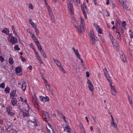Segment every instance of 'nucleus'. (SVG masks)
<instances>
[{
    "instance_id": "obj_1",
    "label": "nucleus",
    "mask_w": 133,
    "mask_h": 133,
    "mask_svg": "<svg viewBox=\"0 0 133 133\" xmlns=\"http://www.w3.org/2000/svg\"><path fill=\"white\" fill-rule=\"evenodd\" d=\"M84 20L82 19H81L80 26H78L76 25H74L75 28L77 29L78 31L80 33H81L82 31L84 30Z\"/></svg>"
},
{
    "instance_id": "obj_2",
    "label": "nucleus",
    "mask_w": 133,
    "mask_h": 133,
    "mask_svg": "<svg viewBox=\"0 0 133 133\" xmlns=\"http://www.w3.org/2000/svg\"><path fill=\"white\" fill-rule=\"evenodd\" d=\"M90 36L91 38L90 39L91 43L92 45H94L95 44L96 42L97 41L98 39L97 37L95 36L93 31L91 30L90 32Z\"/></svg>"
},
{
    "instance_id": "obj_3",
    "label": "nucleus",
    "mask_w": 133,
    "mask_h": 133,
    "mask_svg": "<svg viewBox=\"0 0 133 133\" xmlns=\"http://www.w3.org/2000/svg\"><path fill=\"white\" fill-rule=\"evenodd\" d=\"M42 117L45 121H48L49 120V117L48 114L46 112H45L42 113Z\"/></svg>"
},
{
    "instance_id": "obj_4",
    "label": "nucleus",
    "mask_w": 133,
    "mask_h": 133,
    "mask_svg": "<svg viewBox=\"0 0 133 133\" xmlns=\"http://www.w3.org/2000/svg\"><path fill=\"white\" fill-rule=\"evenodd\" d=\"M93 25L97 31L98 33L101 34L102 33V29L100 28L99 26L98 25L94 23Z\"/></svg>"
},
{
    "instance_id": "obj_5",
    "label": "nucleus",
    "mask_w": 133,
    "mask_h": 133,
    "mask_svg": "<svg viewBox=\"0 0 133 133\" xmlns=\"http://www.w3.org/2000/svg\"><path fill=\"white\" fill-rule=\"evenodd\" d=\"M39 99L40 101L43 102H46L49 101V98L48 97H43L40 96Z\"/></svg>"
},
{
    "instance_id": "obj_6",
    "label": "nucleus",
    "mask_w": 133,
    "mask_h": 133,
    "mask_svg": "<svg viewBox=\"0 0 133 133\" xmlns=\"http://www.w3.org/2000/svg\"><path fill=\"white\" fill-rule=\"evenodd\" d=\"M112 82L110 83V85L112 89V93L113 95L116 96L117 94V93L114 87L112 85Z\"/></svg>"
},
{
    "instance_id": "obj_7",
    "label": "nucleus",
    "mask_w": 133,
    "mask_h": 133,
    "mask_svg": "<svg viewBox=\"0 0 133 133\" xmlns=\"http://www.w3.org/2000/svg\"><path fill=\"white\" fill-rule=\"evenodd\" d=\"M119 52L121 54L120 55V57L122 61L124 62H125L126 61V58L124 55L123 54L121 51Z\"/></svg>"
},
{
    "instance_id": "obj_8",
    "label": "nucleus",
    "mask_w": 133,
    "mask_h": 133,
    "mask_svg": "<svg viewBox=\"0 0 133 133\" xmlns=\"http://www.w3.org/2000/svg\"><path fill=\"white\" fill-rule=\"evenodd\" d=\"M64 131H66L67 132L71 133V132L68 125H66L64 127Z\"/></svg>"
},
{
    "instance_id": "obj_9",
    "label": "nucleus",
    "mask_w": 133,
    "mask_h": 133,
    "mask_svg": "<svg viewBox=\"0 0 133 133\" xmlns=\"http://www.w3.org/2000/svg\"><path fill=\"white\" fill-rule=\"evenodd\" d=\"M11 101V103L13 106L16 105L17 104V101L15 98L12 97Z\"/></svg>"
},
{
    "instance_id": "obj_10",
    "label": "nucleus",
    "mask_w": 133,
    "mask_h": 133,
    "mask_svg": "<svg viewBox=\"0 0 133 133\" xmlns=\"http://www.w3.org/2000/svg\"><path fill=\"white\" fill-rule=\"evenodd\" d=\"M68 7L70 11L71 12V14H72V12L74 9L73 8V5L72 4H70L68 5Z\"/></svg>"
},
{
    "instance_id": "obj_11",
    "label": "nucleus",
    "mask_w": 133,
    "mask_h": 133,
    "mask_svg": "<svg viewBox=\"0 0 133 133\" xmlns=\"http://www.w3.org/2000/svg\"><path fill=\"white\" fill-rule=\"evenodd\" d=\"M17 41V39L16 38L13 37H12L10 39V42L11 43H14L16 42Z\"/></svg>"
},
{
    "instance_id": "obj_12",
    "label": "nucleus",
    "mask_w": 133,
    "mask_h": 133,
    "mask_svg": "<svg viewBox=\"0 0 133 133\" xmlns=\"http://www.w3.org/2000/svg\"><path fill=\"white\" fill-rule=\"evenodd\" d=\"M112 44L113 47L115 48L118 49L119 48V45L118 43L114 42Z\"/></svg>"
},
{
    "instance_id": "obj_13",
    "label": "nucleus",
    "mask_w": 133,
    "mask_h": 133,
    "mask_svg": "<svg viewBox=\"0 0 133 133\" xmlns=\"http://www.w3.org/2000/svg\"><path fill=\"white\" fill-rule=\"evenodd\" d=\"M116 38L119 40L121 41V36L120 32L118 31H117L116 32Z\"/></svg>"
},
{
    "instance_id": "obj_14",
    "label": "nucleus",
    "mask_w": 133,
    "mask_h": 133,
    "mask_svg": "<svg viewBox=\"0 0 133 133\" xmlns=\"http://www.w3.org/2000/svg\"><path fill=\"white\" fill-rule=\"evenodd\" d=\"M3 32L5 33L7 35H8L9 34V29H8L6 28H5L2 31Z\"/></svg>"
},
{
    "instance_id": "obj_15",
    "label": "nucleus",
    "mask_w": 133,
    "mask_h": 133,
    "mask_svg": "<svg viewBox=\"0 0 133 133\" xmlns=\"http://www.w3.org/2000/svg\"><path fill=\"white\" fill-rule=\"evenodd\" d=\"M106 77V78L107 79V80L109 81V82L110 83H110L111 82H111V78L109 74H108L107 75H106L105 76Z\"/></svg>"
},
{
    "instance_id": "obj_16",
    "label": "nucleus",
    "mask_w": 133,
    "mask_h": 133,
    "mask_svg": "<svg viewBox=\"0 0 133 133\" xmlns=\"http://www.w3.org/2000/svg\"><path fill=\"white\" fill-rule=\"evenodd\" d=\"M23 113V115L24 117L28 116V112L25 109H23V110L22 112Z\"/></svg>"
},
{
    "instance_id": "obj_17",
    "label": "nucleus",
    "mask_w": 133,
    "mask_h": 133,
    "mask_svg": "<svg viewBox=\"0 0 133 133\" xmlns=\"http://www.w3.org/2000/svg\"><path fill=\"white\" fill-rule=\"evenodd\" d=\"M53 59L55 63L58 66L60 67L61 66V64L60 62L59 61L57 60V59L55 58H54Z\"/></svg>"
},
{
    "instance_id": "obj_18",
    "label": "nucleus",
    "mask_w": 133,
    "mask_h": 133,
    "mask_svg": "<svg viewBox=\"0 0 133 133\" xmlns=\"http://www.w3.org/2000/svg\"><path fill=\"white\" fill-rule=\"evenodd\" d=\"M46 88L47 90L51 92H52V91L53 89H52L50 87V85L48 84L47 85H46Z\"/></svg>"
},
{
    "instance_id": "obj_19",
    "label": "nucleus",
    "mask_w": 133,
    "mask_h": 133,
    "mask_svg": "<svg viewBox=\"0 0 133 133\" xmlns=\"http://www.w3.org/2000/svg\"><path fill=\"white\" fill-rule=\"evenodd\" d=\"M16 90H14L12 91L10 93L11 96H12L13 97H15L16 96Z\"/></svg>"
},
{
    "instance_id": "obj_20",
    "label": "nucleus",
    "mask_w": 133,
    "mask_h": 133,
    "mask_svg": "<svg viewBox=\"0 0 133 133\" xmlns=\"http://www.w3.org/2000/svg\"><path fill=\"white\" fill-rule=\"evenodd\" d=\"M74 52L76 55L77 57L79 58V59H81L80 55L78 53V50H76V51Z\"/></svg>"
},
{
    "instance_id": "obj_21",
    "label": "nucleus",
    "mask_w": 133,
    "mask_h": 133,
    "mask_svg": "<svg viewBox=\"0 0 133 133\" xmlns=\"http://www.w3.org/2000/svg\"><path fill=\"white\" fill-rule=\"evenodd\" d=\"M26 85L25 83L23 82L22 84V88L23 90L24 91L26 89Z\"/></svg>"
},
{
    "instance_id": "obj_22",
    "label": "nucleus",
    "mask_w": 133,
    "mask_h": 133,
    "mask_svg": "<svg viewBox=\"0 0 133 133\" xmlns=\"http://www.w3.org/2000/svg\"><path fill=\"white\" fill-rule=\"evenodd\" d=\"M123 8L127 10H130V8H129L128 6L125 3L122 5Z\"/></svg>"
},
{
    "instance_id": "obj_23",
    "label": "nucleus",
    "mask_w": 133,
    "mask_h": 133,
    "mask_svg": "<svg viewBox=\"0 0 133 133\" xmlns=\"http://www.w3.org/2000/svg\"><path fill=\"white\" fill-rule=\"evenodd\" d=\"M21 70V69L20 67L19 66L17 67V68H16L15 69V71L16 73H19Z\"/></svg>"
},
{
    "instance_id": "obj_24",
    "label": "nucleus",
    "mask_w": 133,
    "mask_h": 133,
    "mask_svg": "<svg viewBox=\"0 0 133 133\" xmlns=\"http://www.w3.org/2000/svg\"><path fill=\"white\" fill-rule=\"evenodd\" d=\"M109 35L110 36V38L111 40L112 43H113L115 42V40L114 38L112 36H111V35L110 34Z\"/></svg>"
},
{
    "instance_id": "obj_25",
    "label": "nucleus",
    "mask_w": 133,
    "mask_h": 133,
    "mask_svg": "<svg viewBox=\"0 0 133 133\" xmlns=\"http://www.w3.org/2000/svg\"><path fill=\"white\" fill-rule=\"evenodd\" d=\"M7 111L9 112L10 111L12 110V108L11 105H8L6 107Z\"/></svg>"
},
{
    "instance_id": "obj_26",
    "label": "nucleus",
    "mask_w": 133,
    "mask_h": 133,
    "mask_svg": "<svg viewBox=\"0 0 133 133\" xmlns=\"http://www.w3.org/2000/svg\"><path fill=\"white\" fill-rule=\"evenodd\" d=\"M36 57H37V59L40 62L41 64L43 63V61H42L39 55H38V56H36Z\"/></svg>"
},
{
    "instance_id": "obj_27",
    "label": "nucleus",
    "mask_w": 133,
    "mask_h": 133,
    "mask_svg": "<svg viewBox=\"0 0 133 133\" xmlns=\"http://www.w3.org/2000/svg\"><path fill=\"white\" fill-rule=\"evenodd\" d=\"M10 91V88L8 87H7L4 89V91L6 93H9Z\"/></svg>"
},
{
    "instance_id": "obj_28",
    "label": "nucleus",
    "mask_w": 133,
    "mask_h": 133,
    "mask_svg": "<svg viewBox=\"0 0 133 133\" xmlns=\"http://www.w3.org/2000/svg\"><path fill=\"white\" fill-rule=\"evenodd\" d=\"M88 87L90 90L91 91H93L94 90V88L93 86L92 85V84H90V85H88Z\"/></svg>"
},
{
    "instance_id": "obj_29",
    "label": "nucleus",
    "mask_w": 133,
    "mask_h": 133,
    "mask_svg": "<svg viewBox=\"0 0 133 133\" xmlns=\"http://www.w3.org/2000/svg\"><path fill=\"white\" fill-rule=\"evenodd\" d=\"M14 49L15 50L19 51L20 50V48L18 47V46L17 45H16L15 46Z\"/></svg>"
},
{
    "instance_id": "obj_30",
    "label": "nucleus",
    "mask_w": 133,
    "mask_h": 133,
    "mask_svg": "<svg viewBox=\"0 0 133 133\" xmlns=\"http://www.w3.org/2000/svg\"><path fill=\"white\" fill-rule=\"evenodd\" d=\"M104 13L106 15L107 17L109 16H110L109 13L107 10H105L104 11Z\"/></svg>"
},
{
    "instance_id": "obj_31",
    "label": "nucleus",
    "mask_w": 133,
    "mask_h": 133,
    "mask_svg": "<svg viewBox=\"0 0 133 133\" xmlns=\"http://www.w3.org/2000/svg\"><path fill=\"white\" fill-rule=\"evenodd\" d=\"M103 71L104 73L105 76L109 74H108V71H107L106 68H105L103 69Z\"/></svg>"
},
{
    "instance_id": "obj_32",
    "label": "nucleus",
    "mask_w": 133,
    "mask_h": 133,
    "mask_svg": "<svg viewBox=\"0 0 133 133\" xmlns=\"http://www.w3.org/2000/svg\"><path fill=\"white\" fill-rule=\"evenodd\" d=\"M5 83L4 82L0 84V87L2 88H5Z\"/></svg>"
},
{
    "instance_id": "obj_33",
    "label": "nucleus",
    "mask_w": 133,
    "mask_h": 133,
    "mask_svg": "<svg viewBox=\"0 0 133 133\" xmlns=\"http://www.w3.org/2000/svg\"><path fill=\"white\" fill-rule=\"evenodd\" d=\"M9 62L10 64H12L13 63V59L11 58V57L9 58Z\"/></svg>"
},
{
    "instance_id": "obj_34",
    "label": "nucleus",
    "mask_w": 133,
    "mask_h": 133,
    "mask_svg": "<svg viewBox=\"0 0 133 133\" xmlns=\"http://www.w3.org/2000/svg\"><path fill=\"white\" fill-rule=\"evenodd\" d=\"M41 54L43 56V57H45V58H47V56L46 55V54L44 52L43 50L41 52Z\"/></svg>"
},
{
    "instance_id": "obj_35",
    "label": "nucleus",
    "mask_w": 133,
    "mask_h": 133,
    "mask_svg": "<svg viewBox=\"0 0 133 133\" xmlns=\"http://www.w3.org/2000/svg\"><path fill=\"white\" fill-rule=\"evenodd\" d=\"M74 2L75 5H77L78 4L80 3L79 0H73Z\"/></svg>"
},
{
    "instance_id": "obj_36",
    "label": "nucleus",
    "mask_w": 133,
    "mask_h": 133,
    "mask_svg": "<svg viewBox=\"0 0 133 133\" xmlns=\"http://www.w3.org/2000/svg\"><path fill=\"white\" fill-rule=\"evenodd\" d=\"M127 24L125 21H123L122 22V26L124 27V29L125 28V26L127 25Z\"/></svg>"
},
{
    "instance_id": "obj_37",
    "label": "nucleus",
    "mask_w": 133,
    "mask_h": 133,
    "mask_svg": "<svg viewBox=\"0 0 133 133\" xmlns=\"http://www.w3.org/2000/svg\"><path fill=\"white\" fill-rule=\"evenodd\" d=\"M128 99L130 103V104L132 105V99L131 98H130V96L128 95Z\"/></svg>"
},
{
    "instance_id": "obj_38",
    "label": "nucleus",
    "mask_w": 133,
    "mask_h": 133,
    "mask_svg": "<svg viewBox=\"0 0 133 133\" xmlns=\"http://www.w3.org/2000/svg\"><path fill=\"white\" fill-rule=\"evenodd\" d=\"M8 114L10 116H13L15 115V114L14 113L11 112L10 111L8 112Z\"/></svg>"
},
{
    "instance_id": "obj_39",
    "label": "nucleus",
    "mask_w": 133,
    "mask_h": 133,
    "mask_svg": "<svg viewBox=\"0 0 133 133\" xmlns=\"http://www.w3.org/2000/svg\"><path fill=\"white\" fill-rule=\"evenodd\" d=\"M60 113L61 115L62 118H63L64 120L66 121L65 120L66 119L65 117L62 112H60Z\"/></svg>"
},
{
    "instance_id": "obj_40",
    "label": "nucleus",
    "mask_w": 133,
    "mask_h": 133,
    "mask_svg": "<svg viewBox=\"0 0 133 133\" xmlns=\"http://www.w3.org/2000/svg\"><path fill=\"white\" fill-rule=\"evenodd\" d=\"M59 68L62 71L63 73H65V70L64 69L63 67H62L61 66L60 67H59Z\"/></svg>"
},
{
    "instance_id": "obj_41",
    "label": "nucleus",
    "mask_w": 133,
    "mask_h": 133,
    "mask_svg": "<svg viewBox=\"0 0 133 133\" xmlns=\"http://www.w3.org/2000/svg\"><path fill=\"white\" fill-rule=\"evenodd\" d=\"M118 1L122 5L125 3V0H118Z\"/></svg>"
},
{
    "instance_id": "obj_42",
    "label": "nucleus",
    "mask_w": 133,
    "mask_h": 133,
    "mask_svg": "<svg viewBox=\"0 0 133 133\" xmlns=\"http://www.w3.org/2000/svg\"><path fill=\"white\" fill-rule=\"evenodd\" d=\"M20 99L21 100V101L23 102H24L25 103H26L27 102V101L26 100V99H25V100H24L23 98L21 97H20Z\"/></svg>"
},
{
    "instance_id": "obj_43",
    "label": "nucleus",
    "mask_w": 133,
    "mask_h": 133,
    "mask_svg": "<svg viewBox=\"0 0 133 133\" xmlns=\"http://www.w3.org/2000/svg\"><path fill=\"white\" fill-rule=\"evenodd\" d=\"M29 8L30 9H33V7L32 5L31 4H29Z\"/></svg>"
},
{
    "instance_id": "obj_44",
    "label": "nucleus",
    "mask_w": 133,
    "mask_h": 133,
    "mask_svg": "<svg viewBox=\"0 0 133 133\" xmlns=\"http://www.w3.org/2000/svg\"><path fill=\"white\" fill-rule=\"evenodd\" d=\"M34 99L35 101V103L37 105H38V104L37 101V97L36 96H35L34 97Z\"/></svg>"
},
{
    "instance_id": "obj_45",
    "label": "nucleus",
    "mask_w": 133,
    "mask_h": 133,
    "mask_svg": "<svg viewBox=\"0 0 133 133\" xmlns=\"http://www.w3.org/2000/svg\"><path fill=\"white\" fill-rule=\"evenodd\" d=\"M35 29H36L35 32L36 34V35L38 36L39 35V30L37 28H36Z\"/></svg>"
},
{
    "instance_id": "obj_46",
    "label": "nucleus",
    "mask_w": 133,
    "mask_h": 133,
    "mask_svg": "<svg viewBox=\"0 0 133 133\" xmlns=\"http://www.w3.org/2000/svg\"><path fill=\"white\" fill-rule=\"evenodd\" d=\"M71 4H72V3L71 0H67V4L68 5Z\"/></svg>"
},
{
    "instance_id": "obj_47",
    "label": "nucleus",
    "mask_w": 133,
    "mask_h": 133,
    "mask_svg": "<svg viewBox=\"0 0 133 133\" xmlns=\"http://www.w3.org/2000/svg\"><path fill=\"white\" fill-rule=\"evenodd\" d=\"M4 58L2 57V56H0V60L1 62H3L4 61Z\"/></svg>"
},
{
    "instance_id": "obj_48",
    "label": "nucleus",
    "mask_w": 133,
    "mask_h": 133,
    "mask_svg": "<svg viewBox=\"0 0 133 133\" xmlns=\"http://www.w3.org/2000/svg\"><path fill=\"white\" fill-rule=\"evenodd\" d=\"M32 26L33 27V28H36V24L34 23H33L32 24H31Z\"/></svg>"
},
{
    "instance_id": "obj_49",
    "label": "nucleus",
    "mask_w": 133,
    "mask_h": 133,
    "mask_svg": "<svg viewBox=\"0 0 133 133\" xmlns=\"http://www.w3.org/2000/svg\"><path fill=\"white\" fill-rule=\"evenodd\" d=\"M80 128H81V129L82 131V133H83V132H85L84 129V128L83 126L81 127Z\"/></svg>"
},
{
    "instance_id": "obj_50",
    "label": "nucleus",
    "mask_w": 133,
    "mask_h": 133,
    "mask_svg": "<svg viewBox=\"0 0 133 133\" xmlns=\"http://www.w3.org/2000/svg\"><path fill=\"white\" fill-rule=\"evenodd\" d=\"M112 125L114 128H116L117 127V124L115 123L111 124Z\"/></svg>"
},
{
    "instance_id": "obj_51",
    "label": "nucleus",
    "mask_w": 133,
    "mask_h": 133,
    "mask_svg": "<svg viewBox=\"0 0 133 133\" xmlns=\"http://www.w3.org/2000/svg\"><path fill=\"white\" fill-rule=\"evenodd\" d=\"M36 45L38 47V48H40L41 47V46L39 43H38L36 44Z\"/></svg>"
},
{
    "instance_id": "obj_52",
    "label": "nucleus",
    "mask_w": 133,
    "mask_h": 133,
    "mask_svg": "<svg viewBox=\"0 0 133 133\" xmlns=\"http://www.w3.org/2000/svg\"><path fill=\"white\" fill-rule=\"evenodd\" d=\"M29 23L30 24H31H31H32L33 23H34V22H33L32 21V20L30 19H29Z\"/></svg>"
},
{
    "instance_id": "obj_53",
    "label": "nucleus",
    "mask_w": 133,
    "mask_h": 133,
    "mask_svg": "<svg viewBox=\"0 0 133 133\" xmlns=\"http://www.w3.org/2000/svg\"><path fill=\"white\" fill-rule=\"evenodd\" d=\"M86 76L88 77H89L90 76V74L88 72H86Z\"/></svg>"
},
{
    "instance_id": "obj_54",
    "label": "nucleus",
    "mask_w": 133,
    "mask_h": 133,
    "mask_svg": "<svg viewBox=\"0 0 133 133\" xmlns=\"http://www.w3.org/2000/svg\"><path fill=\"white\" fill-rule=\"evenodd\" d=\"M19 109H20V110L22 112L23 110V109H24L22 108V107L20 106H19Z\"/></svg>"
},
{
    "instance_id": "obj_55",
    "label": "nucleus",
    "mask_w": 133,
    "mask_h": 133,
    "mask_svg": "<svg viewBox=\"0 0 133 133\" xmlns=\"http://www.w3.org/2000/svg\"><path fill=\"white\" fill-rule=\"evenodd\" d=\"M87 83L89 84V85H90V84H92L91 81L89 79L87 81Z\"/></svg>"
},
{
    "instance_id": "obj_56",
    "label": "nucleus",
    "mask_w": 133,
    "mask_h": 133,
    "mask_svg": "<svg viewBox=\"0 0 133 133\" xmlns=\"http://www.w3.org/2000/svg\"><path fill=\"white\" fill-rule=\"evenodd\" d=\"M130 37L131 38H133V33L132 32H131V33L130 34Z\"/></svg>"
},
{
    "instance_id": "obj_57",
    "label": "nucleus",
    "mask_w": 133,
    "mask_h": 133,
    "mask_svg": "<svg viewBox=\"0 0 133 133\" xmlns=\"http://www.w3.org/2000/svg\"><path fill=\"white\" fill-rule=\"evenodd\" d=\"M83 14L85 16V18H87L86 14L85 11H83Z\"/></svg>"
},
{
    "instance_id": "obj_58",
    "label": "nucleus",
    "mask_w": 133,
    "mask_h": 133,
    "mask_svg": "<svg viewBox=\"0 0 133 133\" xmlns=\"http://www.w3.org/2000/svg\"><path fill=\"white\" fill-rule=\"evenodd\" d=\"M83 14L85 16V18H87L86 14L85 11H83Z\"/></svg>"
},
{
    "instance_id": "obj_59",
    "label": "nucleus",
    "mask_w": 133,
    "mask_h": 133,
    "mask_svg": "<svg viewBox=\"0 0 133 133\" xmlns=\"http://www.w3.org/2000/svg\"><path fill=\"white\" fill-rule=\"evenodd\" d=\"M32 37L34 40H35L36 39V37L33 34H32Z\"/></svg>"
},
{
    "instance_id": "obj_60",
    "label": "nucleus",
    "mask_w": 133,
    "mask_h": 133,
    "mask_svg": "<svg viewBox=\"0 0 133 133\" xmlns=\"http://www.w3.org/2000/svg\"><path fill=\"white\" fill-rule=\"evenodd\" d=\"M47 7L49 10V11H51V8L50 7H49L48 5L47 6Z\"/></svg>"
},
{
    "instance_id": "obj_61",
    "label": "nucleus",
    "mask_w": 133,
    "mask_h": 133,
    "mask_svg": "<svg viewBox=\"0 0 133 133\" xmlns=\"http://www.w3.org/2000/svg\"><path fill=\"white\" fill-rule=\"evenodd\" d=\"M50 16L51 18L52 19H53L54 18V16L52 14H50Z\"/></svg>"
},
{
    "instance_id": "obj_62",
    "label": "nucleus",
    "mask_w": 133,
    "mask_h": 133,
    "mask_svg": "<svg viewBox=\"0 0 133 133\" xmlns=\"http://www.w3.org/2000/svg\"><path fill=\"white\" fill-rule=\"evenodd\" d=\"M36 44L39 43V42L38 41V40L36 39L35 40H34Z\"/></svg>"
},
{
    "instance_id": "obj_63",
    "label": "nucleus",
    "mask_w": 133,
    "mask_h": 133,
    "mask_svg": "<svg viewBox=\"0 0 133 133\" xmlns=\"http://www.w3.org/2000/svg\"><path fill=\"white\" fill-rule=\"evenodd\" d=\"M21 60L22 61H26L25 58H22Z\"/></svg>"
},
{
    "instance_id": "obj_64",
    "label": "nucleus",
    "mask_w": 133,
    "mask_h": 133,
    "mask_svg": "<svg viewBox=\"0 0 133 133\" xmlns=\"http://www.w3.org/2000/svg\"><path fill=\"white\" fill-rule=\"evenodd\" d=\"M29 69L30 70H31L32 69V67L30 65L28 67Z\"/></svg>"
}]
</instances>
